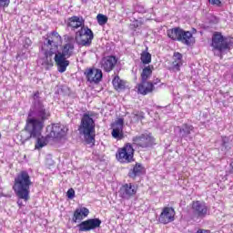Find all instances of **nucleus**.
Listing matches in <instances>:
<instances>
[{
	"instance_id": "nucleus-17",
	"label": "nucleus",
	"mask_w": 233,
	"mask_h": 233,
	"mask_svg": "<svg viewBox=\"0 0 233 233\" xmlns=\"http://www.w3.org/2000/svg\"><path fill=\"white\" fill-rule=\"evenodd\" d=\"M66 132H68V128L66 127L61 124H54L49 136L54 139H61V137H65V136H66Z\"/></svg>"
},
{
	"instance_id": "nucleus-12",
	"label": "nucleus",
	"mask_w": 233,
	"mask_h": 233,
	"mask_svg": "<svg viewBox=\"0 0 233 233\" xmlns=\"http://www.w3.org/2000/svg\"><path fill=\"white\" fill-rule=\"evenodd\" d=\"M192 212L194 218L203 219L208 214V207L205 202L195 201L192 203Z\"/></svg>"
},
{
	"instance_id": "nucleus-5",
	"label": "nucleus",
	"mask_w": 233,
	"mask_h": 233,
	"mask_svg": "<svg viewBox=\"0 0 233 233\" xmlns=\"http://www.w3.org/2000/svg\"><path fill=\"white\" fill-rule=\"evenodd\" d=\"M78 131L81 136H84L86 143L94 147L96 143V122L90 115L85 114L83 116Z\"/></svg>"
},
{
	"instance_id": "nucleus-20",
	"label": "nucleus",
	"mask_w": 233,
	"mask_h": 233,
	"mask_svg": "<svg viewBox=\"0 0 233 233\" xmlns=\"http://www.w3.org/2000/svg\"><path fill=\"white\" fill-rule=\"evenodd\" d=\"M90 214V210L85 207L78 208L74 212L73 221L74 223H77V221H83L85 218H88Z\"/></svg>"
},
{
	"instance_id": "nucleus-9",
	"label": "nucleus",
	"mask_w": 233,
	"mask_h": 233,
	"mask_svg": "<svg viewBox=\"0 0 233 233\" xmlns=\"http://www.w3.org/2000/svg\"><path fill=\"white\" fill-rule=\"evenodd\" d=\"M156 139L152 136V133H142L133 137V145L139 148H150L154 145Z\"/></svg>"
},
{
	"instance_id": "nucleus-28",
	"label": "nucleus",
	"mask_w": 233,
	"mask_h": 233,
	"mask_svg": "<svg viewBox=\"0 0 233 233\" xmlns=\"http://www.w3.org/2000/svg\"><path fill=\"white\" fill-rule=\"evenodd\" d=\"M140 59L144 65H149L152 62V55L147 51H143Z\"/></svg>"
},
{
	"instance_id": "nucleus-34",
	"label": "nucleus",
	"mask_w": 233,
	"mask_h": 233,
	"mask_svg": "<svg viewBox=\"0 0 233 233\" xmlns=\"http://www.w3.org/2000/svg\"><path fill=\"white\" fill-rule=\"evenodd\" d=\"M17 205H18L19 207H23V201L18 200V201H17Z\"/></svg>"
},
{
	"instance_id": "nucleus-26",
	"label": "nucleus",
	"mask_w": 233,
	"mask_h": 233,
	"mask_svg": "<svg viewBox=\"0 0 233 233\" xmlns=\"http://www.w3.org/2000/svg\"><path fill=\"white\" fill-rule=\"evenodd\" d=\"M83 25H84L83 18L79 16H73L69 19V22H68V26L74 29L79 28L83 26Z\"/></svg>"
},
{
	"instance_id": "nucleus-22",
	"label": "nucleus",
	"mask_w": 233,
	"mask_h": 233,
	"mask_svg": "<svg viewBox=\"0 0 233 233\" xmlns=\"http://www.w3.org/2000/svg\"><path fill=\"white\" fill-rule=\"evenodd\" d=\"M145 174V167L141 164H136L132 170L129 171L128 176L132 179H136V177L139 176H143Z\"/></svg>"
},
{
	"instance_id": "nucleus-31",
	"label": "nucleus",
	"mask_w": 233,
	"mask_h": 233,
	"mask_svg": "<svg viewBox=\"0 0 233 233\" xmlns=\"http://www.w3.org/2000/svg\"><path fill=\"white\" fill-rule=\"evenodd\" d=\"M208 3L213 6H221V0H208Z\"/></svg>"
},
{
	"instance_id": "nucleus-25",
	"label": "nucleus",
	"mask_w": 233,
	"mask_h": 233,
	"mask_svg": "<svg viewBox=\"0 0 233 233\" xmlns=\"http://www.w3.org/2000/svg\"><path fill=\"white\" fill-rule=\"evenodd\" d=\"M112 84L114 88H116L118 92L127 88V82H125V80H121V78H119L117 76L114 77Z\"/></svg>"
},
{
	"instance_id": "nucleus-4",
	"label": "nucleus",
	"mask_w": 233,
	"mask_h": 233,
	"mask_svg": "<svg viewBox=\"0 0 233 233\" xmlns=\"http://www.w3.org/2000/svg\"><path fill=\"white\" fill-rule=\"evenodd\" d=\"M74 43L67 42L61 46L60 50L56 49V52L54 54L53 60L55 61L60 74L66 72V68H68L70 65V61L68 59L74 56Z\"/></svg>"
},
{
	"instance_id": "nucleus-7",
	"label": "nucleus",
	"mask_w": 233,
	"mask_h": 233,
	"mask_svg": "<svg viewBox=\"0 0 233 233\" xmlns=\"http://www.w3.org/2000/svg\"><path fill=\"white\" fill-rule=\"evenodd\" d=\"M211 46L216 56H220V57H223L221 54H223L225 50H228L229 44L227 42V38H225L221 33L216 32L212 36Z\"/></svg>"
},
{
	"instance_id": "nucleus-2",
	"label": "nucleus",
	"mask_w": 233,
	"mask_h": 233,
	"mask_svg": "<svg viewBox=\"0 0 233 233\" xmlns=\"http://www.w3.org/2000/svg\"><path fill=\"white\" fill-rule=\"evenodd\" d=\"M47 37L44 41L42 46V55L43 56L38 59V63L48 70L54 66V54H56L63 45V38L60 36L59 33L53 31L46 35Z\"/></svg>"
},
{
	"instance_id": "nucleus-8",
	"label": "nucleus",
	"mask_w": 233,
	"mask_h": 233,
	"mask_svg": "<svg viewBox=\"0 0 233 233\" xmlns=\"http://www.w3.org/2000/svg\"><path fill=\"white\" fill-rule=\"evenodd\" d=\"M92 39H94V33L88 27L83 26L76 33V41L80 46H90Z\"/></svg>"
},
{
	"instance_id": "nucleus-10",
	"label": "nucleus",
	"mask_w": 233,
	"mask_h": 233,
	"mask_svg": "<svg viewBox=\"0 0 233 233\" xmlns=\"http://www.w3.org/2000/svg\"><path fill=\"white\" fill-rule=\"evenodd\" d=\"M116 157L120 163H132L134 161V147L132 144L127 143L123 147L118 148Z\"/></svg>"
},
{
	"instance_id": "nucleus-36",
	"label": "nucleus",
	"mask_w": 233,
	"mask_h": 233,
	"mask_svg": "<svg viewBox=\"0 0 233 233\" xmlns=\"http://www.w3.org/2000/svg\"><path fill=\"white\" fill-rule=\"evenodd\" d=\"M0 137H1V134H0Z\"/></svg>"
},
{
	"instance_id": "nucleus-23",
	"label": "nucleus",
	"mask_w": 233,
	"mask_h": 233,
	"mask_svg": "<svg viewBox=\"0 0 233 233\" xmlns=\"http://www.w3.org/2000/svg\"><path fill=\"white\" fill-rule=\"evenodd\" d=\"M182 32H183V29L179 27L169 29L167 30V36L170 39H173V41H179V39H181Z\"/></svg>"
},
{
	"instance_id": "nucleus-16",
	"label": "nucleus",
	"mask_w": 233,
	"mask_h": 233,
	"mask_svg": "<svg viewBox=\"0 0 233 233\" xmlns=\"http://www.w3.org/2000/svg\"><path fill=\"white\" fill-rule=\"evenodd\" d=\"M123 125H125V120L123 118H118L115 123L112 125V132L111 136L114 139L117 141L123 139L125 135L123 134Z\"/></svg>"
},
{
	"instance_id": "nucleus-15",
	"label": "nucleus",
	"mask_w": 233,
	"mask_h": 233,
	"mask_svg": "<svg viewBox=\"0 0 233 233\" xmlns=\"http://www.w3.org/2000/svg\"><path fill=\"white\" fill-rule=\"evenodd\" d=\"M176 219V211L172 208H164L159 218V223L162 225H168V223H172Z\"/></svg>"
},
{
	"instance_id": "nucleus-1",
	"label": "nucleus",
	"mask_w": 233,
	"mask_h": 233,
	"mask_svg": "<svg viewBox=\"0 0 233 233\" xmlns=\"http://www.w3.org/2000/svg\"><path fill=\"white\" fill-rule=\"evenodd\" d=\"M34 104L28 113L25 130L20 132L22 143L28 141L32 137L41 136L45 121L50 117V111L45 108L43 102L39 98V92H36L34 96Z\"/></svg>"
},
{
	"instance_id": "nucleus-35",
	"label": "nucleus",
	"mask_w": 233,
	"mask_h": 233,
	"mask_svg": "<svg viewBox=\"0 0 233 233\" xmlns=\"http://www.w3.org/2000/svg\"><path fill=\"white\" fill-rule=\"evenodd\" d=\"M230 167H231L230 172L233 173V160H232V162L230 163Z\"/></svg>"
},
{
	"instance_id": "nucleus-21",
	"label": "nucleus",
	"mask_w": 233,
	"mask_h": 233,
	"mask_svg": "<svg viewBox=\"0 0 233 233\" xmlns=\"http://www.w3.org/2000/svg\"><path fill=\"white\" fill-rule=\"evenodd\" d=\"M183 43V45H187V46H190V45H194L195 39L192 35V33L190 31H184L182 30V34L180 35L179 40Z\"/></svg>"
},
{
	"instance_id": "nucleus-32",
	"label": "nucleus",
	"mask_w": 233,
	"mask_h": 233,
	"mask_svg": "<svg viewBox=\"0 0 233 233\" xmlns=\"http://www.w3.org/2000/svg\"><path fill=\"white\" fill-rule=\"evenodd\" d=\"M10 0H0V6H8Z\"/></svg>"
},
{
	"instance_id": "nucleus-24",
	"label": "nucleus",
	"mask_w": 233,
	"mask_h": 233,
	"mask_svg": "<svg viewBox=\"0 0 233 233\" xmlns=\"http://www.w3.org/2000/svg\"><path fill=\"white\" fill-rule=\"evenodd\" d=\"M173 60V70L179 71V67L183 66V55L181 53H174Z\"/></svg>"
},
{
	"instance_id": "nucleus-19",
	"label": "nucleus",
	"mask_w": 233,
	"mask_h": 233,
	"mask_svg": "<svg viewBox=\"0 0 233 233\" xmlns=\"http://www.w3.org/2000/svg\"><path fill=\"white\" fill-rule=\"evenodd\" d=\"M193 134H194V127H192V125L184 124L179 128V136L180 137H182V139H185L186 141H192Z\"/></svg>"
},
{
	"instance_id": "nucleus-27",
	"label": "nucleus",
	"mask_w": 233,
	"mask_h": 233,
	"mask_svg": "<svg viewBox=\"0 0 233 233\" xmlns=\"http://www.w3.org/2000/svg\"><path fill=\"white\" fill-rule=\"evenodd\" d=\"M35 139H37L36 144L35 146V148L36 150H41L43 147H46V145H48V138L45 137L38 136L37 137H35Z\"/></svg>"
},
{
	"instance_id": "nucleus-3",
	"label": "nucleus",
	"mask_w": 233,
	"mask_h": 233,
	"mask_svg": "<svg viewBox=\"0 0 233 233\" xmlns=\"http://www.w3.org/2000/svg\"><path fill=\"white\" fill-rule=\"evenodd\" d=\"M30 187H32V179L27 171H21L15 177L13 190L19 199L28 201L30 199Z\"/></svg>"
},
{
	"instance_id": "nucleus-29",
	"label": "nucleus",
	"mask_w": 233,
	"mask_h": 233,
	"mask_svg": "<svg viewBox=\"0 0 233 233\" xmlns=\"http://www.w3.org/2000/svg\"><path fill=\"white\" fill-rule=\"evenodd\" d=\"M96 19L98 21V24L103 25H106L108 18L106 17V15H97Z\"/></svg>"
},
{
	"instance_id": "nucleus-6",
	"label": "nucleus",
	"mask_w": 233,
	"mask_h": 233,
	"mask_svg": "<svg viewBox=\"0 0 233 233\" xmlns=\"http://www.w3.org/2000/svg\"><path fill=\"white\" fill-rule=\"evenodd\" d=\"M152 76V66H148L145 67L141 73V84L138 85V93L142 96H147V94H150L151 92H154V85L155 83L152 82H147L148 79H150V76Z\"/></svg>"
},
{
	"instance_id": "nucleus-33",
	"label": "nucleus",
	"mask_w": 233,
	"mask_h": 233,
	"mask_svg": "<svg viewBox=\"0 0 233 233\" xmlns=\"http://www.w3.org/2000/svg\"><path fill=\"white\" fill-rule=\"evenodd\" d=\"M25 48H28V46H30V45H32V40H30V38H25Z\"/></svg>"
},
{
	"instance_id": "nucleus-11",
	"label": "nucleus",
	"mask_w": 233,
	"mask_h": 233,
	"mask_svg": "<svg viewBox=\"0 0 233 233\" xmlns=\"http://www.w3.org/2000/svg\"><path fill=\"white\" fill-rule=\"evenodd\" d=\"M84 75L90 85H99L103 79V71L97 68H87L85 70Z\"/></svg>"
},
{
	"instance_id": "nucleus-14",
	"label": "nucleus",
	"mask_w": 233,
	"mask_h": 233,
	"mask_svg": "<svg viewBox=\"0 0 233 233\" xmlns=\"http://www.w3.org/2000/svg\"><path fill=\"white\" fill-rule=\"evenodd\" d=\"M137 194V187L132 183L124 184L119 190V196L122 199H130Z\"/></svg>"
},
{
	"instance_id": "nucleus-18",
	"label": "nucleus",
	"mask_w": 233,
	"mask_h": 233,
	"mask_svg": "<svg viewBox=\"0 0 233 233\" xmlns=\"http://www.w3.org/2000/svg\"><path fill=\"white\" fill-rule=\"evenodd\" d=\"M116 65L117 58L114 56H106L101 60V68H103L105 72H112Z\"/></svg>"
},
{
	"instance_id": "nucleus-30",
	"label": "nucleus",
	"mask_w": 233,
	"mask_h": 233,
	"mask_svg": "<svg viewBox=\"0 0 233 233\" xmlns=\"http://www.w3.org/2000/svg\"><path fill=\"white\" fill-rule=\"evenodd\" d=\"M75 197H76V191L74 190V188L68 189L67 191L68 199H74Z\"/></svg>"
},
{
	"instance_id": "nucleus-13",
	"label": "nucleus",
	"mask_w": 233,
	"mask_h": 233,
	"mask_svg": "<svg viewBox=\"0 0 233 233\" xmlns=\"http://www.w3.org/2000/svg\"><path fill=\"white\" fill-rule=\"evenodd\" d=\"M101 227V219L99 218H89L86 221L81 222L78 225V230L80 232H90V230H96Z\"/></svg>"
}]
</instances>
